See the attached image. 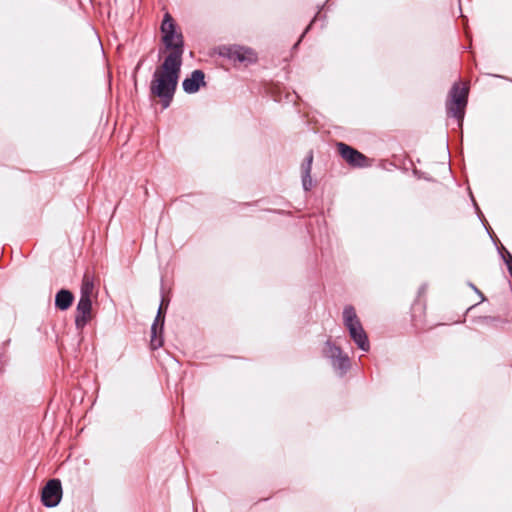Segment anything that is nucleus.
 Segmentation results:
<instances>
[{
	"instance_id": "1",
	"label": "nucleus",
	"mask_w": 512,
	"mask_h": 512,
	"mask_svg": "<svg viewBox=\"0 0 512 512\" xmlns=\"http://www.w3.org/2000/svg\"><path fill=\"white\" fill-rule=\"evenodd\" d=\"M182 62L173 58H164L163 63L155 70L150 83L151 93L160 98L163 108L169 107L177 88Z\"/></svg>"
},
{
	"instance_id": "2",
	"label": "nucleus",
	"mask_w": 512,
	"mask_h": 512,
	"mask_svg": "<svg viewBox=\"0 0 512 512\" xmlns=\"http://www.w3.org/2000/svg\"><path fill=\"white\" fill-rule=\"evenodd\" d=\"M160 30L162 33V42L165 51H169L165 58H173L175 61L182 62L184 53V38L180 31L176 30L174 19L169 13L164 15Z\"/></svg>"
},
{
	"instance_id": "3",
	"label": "nucleus",
	"mask_w": 512,
	"mask_h": 512,
	"mask_svg": "<svg viewBox=\"0 0 512 512\" xmlns=\"http://www.w3.org/2000/svg\"><path fill=\"white\" fill-rule=\"evenodd\" d=\"M343 323L357 347L364 352H368L370 349L368 336L363 329L353 306H345L343 310Z\"/></svg>"
},
{
	"instance_id": "4",
	"label": "nucleus",
	"mask_w": 512,
	"mask_h": 512,
	"mask_svg": "<svg viewBox=\"0 0 512 512\" xmlns=\"http://www.w3.org/2000/svg\"><path fill=\"white\" fill-rule=\"evenodd\" d=\"M468 93L469 90L467 86H460L459 83H455L449 92L446 102L448 116L457 119L460 126L465 115Z\"/></svg>"
},
{
	"instance_id": "5",
	"label": "nucleus",
	"mask_w": 512,
	"mask_h": 512,
	"mask_svg": "<svg viewBox=\"0 0 512 512\" xmlns=\"http://www.w3.org/2000/svg\"><path fill=\"white\" fill-rule=\"evenodd\" d=\"M324 354L331 360L333 368L340 373L345 374L350 368V359L347 354L343 353L339 346L334 345L332 342L327 341Z\"/></svg>"
},
{
	"instance_id": "6",
	"label": "nucleus",
	"mask_w": 512,
	"mask_h": 512,
	"mask_svg": "<svg viewBox=\"0 0 512 512\" xmlns=\"http://www.w3.org/2000/svg\"><path fill=\"white\" fill-rule=\"evenodd\" d=\"M340 156L352 167L363 168L369 166V159L355 148L343 143L336 144Z\"/></svg>"
},
{
	"instance_id": "7",
	"label": "nucleus",
	"mask_w": 512,
	"mask_h": 512,
	"mask_svg": "<svg viewBox=\"0 0 512 512\" xmlns=\"http://www.w3.org/2000/svg\"><path fill=\"white\" fill-rule=\"evenodd\" d=\"M62 497V486L58 479L49 480L42 489L41 500L46 507H55Z\"/></svg>"
},
{
	"instance_id": "8",
	"label": "nucleus",
	"mask_w": 512,
	"mask_h": 512,
	"mask_svg": "<svg viewBox=\"0 0 512 512\" xmlns=\"http://www.w3.org/2000/svg\"><path fill=\"white\" fill-rule=\"evenodd\" d=\"M92 319V300L80 298L76 307L75 326L77 330H83Z\"/></svg>"
},
{
	"instance_id": "9",
	"label": "nucleus",
	"mask_w": 512,
	"mask_h": 512,
	"mask_svg": "<svg viewBox=\"0 0 512 512\" xmlns=\"http://www.w3.org/2000/svg\"><path fill=\"white\" fill-rule=\"evenodd\" d=\"M226 55L230 60L245 65L257 60L256 53L252 49L237 45L227 48Z\"/></svg>"
},
{
	"instance_id": "10",
	"label": "nucleus",
	"mask_w": 512,
	"mask_h": 512,
	"mask_svg": "<svg viewBox=\"0 0 512 512\" xmlns=\"http://www.w3.org/2000/svg\"><path fill=\"white\" fill-rule=\"evenodd\" d=\"M205 74L202 70H194L190 77L184 79L183 90L188 94L196 93L201 86L205 85Z\"/></svg>"
},
{
	"instance_id": "11",
	"label": "nucleus",
	"mask_w": 512,
	"mask_h": 512,
	"mask_svg": "<svg viewBox=\"0 0 512 512\" xmlns=\"http://www.w3.org/2000/svg\"><path fill=\"white\" fill-rule=\"evenodd\" d=\"M313 162V153L310 151L301 165L302 185L305 191L312 188L311 168Z\"/></svg>"
},
{
	"instance_id": "12",
	"label": "nucleus",
	"mask_w": 512,
	"mask_h": 512,
	"mask_svg": "<svg viewBox=\"0 0 512 512\" xmlns=\"http://www.w3.org/2000/svg\"><path fill=\"white\" fill-rule=\"evenodd\" d=\"M165 314L162 313L161 309H158L156 318L151 327V347L152 349H157L162 346V339L157 337V327L160 326V330L162 331L164 326Z\"/></svg>"
},
{
	"instance_id": "13",
	"label": "nucleus",
	"mask_w": 512,
	"mask_h": 512,
	"mask_svg": "<svg viewBox=\"0 0 512 512\" xmlns=\"http://www.w3.org/2000/svg\"><path fill=\"white\" fill-rule=\"evenodd\" d=\"M74 296L72 292L66 289H61L55 296V306L59 310H67L73 303Z\"/></svg>"
},
{
	"instance_id": "14",
	"label": "nucleus",
	"mask_w": 512,
	"mask_h": 512,
	"mask_svg": "<svg viewBox=\"0 0 512 512\" xmlns=\"http://www.w3.org/2000/svg\"><path fill=\"white\" fill-rule=\"evenodd\" d=\"M95 286L93 278L90 274L85 273L82 279L80 298L91 299L94 294Z\"/></svg>"
},
{
	"instance_id": "15",
	"label": "nucleus",
	"mask_w": 512,
	"mask_h": 512,
	"mask_svg": "<svg viewBox=\"0 0 512 512\" xmlns=\"http://www.w3.org/2000/svg\"><path fill=\"white\" fill-rule=\"evenodd\" d=\"M169 301L170 300L168 297H166L165 295H162L161 303H160V306L158 309H161L163 314H166V310L168 308Z\"/></svg>"
},
{
	"instance_id": "16",
	"label": "nucleus",
	"mask_w": 512,
	"mask_h": 512,
	"mask_svg": "<svg viewBox=\"0 0 512 512\" xmlns=\"http://www.w3.org/2000/svg\"><path fill=\"white\" fill-rule=\"evenodd\" d=\"M505 263L507 265L510 275L512 276V255L510 253H507V258H505Z\"/></svg>"
},
{
	"instance_id": "17",
	"label": "nucleus",
	"mask_w": 512,
	"mask_h": 512,
	"mask_svg": "<svg viewBox=\"0 0 512 512\" xmlns=\"http://www.w3.org/2000/svg\"><path fill=\"white\" fill-rule=\"evenodd\" d=\"M469 286L481 297V301L485 300L484 294L473 283H469Z\"/></svg>"
},
{
	"instance_id": "18",
	"label": "nucleus",
	"mask_w": 512,
	"mask_h": 512,
	"mask_svg": "<svg viewBox=\"0 0 512 512\" xmlns=\"http://www.w3.org/2000/svg\"><path fill=\"white\" fill-rule=\"evenodd\" d=\"M315 19L312 20V22L309 24V26L305 29V31L301 34V37L300 38H303L304 35L307 33V31L310 29V27L312 26V24L314 23Z\"/></svg>"
},
{
	"instance_id": "19",
	"label": "nucleus",
	"mask_w": 512,
	"mask_h": 512,
	"mask_svg": "<svg viewBox=\"0 0 512 512\" xmlns=\"http://www.w3.org/2000/svg\"><path fill=\"white\" fill-rule=\"evenodd\" d=\"M141 63H142V62H139V63H138V65H137V67H136L137 69L141 66Z\"/></svg>"
}]
</instances>
